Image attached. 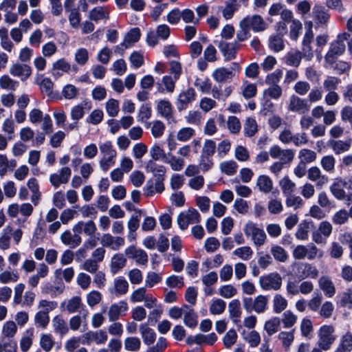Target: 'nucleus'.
<instances>
[{
	"mask_svg": "<svg viewBox=\"0 0 352 352\" xmlns=\"http://www.w3.org/2000/svg\"><path fill=\"white\" fill-rule=\"evenodd\" d=\"M170 34V29L166 24L159 25L155 31H151L146 36V42L149 46L154 47L158 43V38L163 41L168 39Z\"/></svg>",
	"mask_w": 352,
	"mask_h": 352,
	"instance_id": "39448f33",
	"label": "nucleus"
},
{
	"mask_svg": "<svg viewBox=\"0 0 352 352\" xmlns=\"http://www.w3.org/2000/svg\"><path fill=\"white\" fill-rule=\"evenodd\" d=\"M164 160V163L170 165L172 170L175 171H180L183 169L185 162L181 157H177L172 153L167 154V157Z\"/></svg>",
	"mask_w": 352,
	"mask_h": 352,
	"instance_id": "a19ab883",
	"label": "nucleus"
},
{
	"mask_svg": "<svg viewBox=\"0 0 352 352\" xmlns=\"http://www.w3.org/2000/svg\"><path fill=\"white\" fill-rule=\"evenodd\" d=\"M197 93L194 88L188 87L178 95L176 106L179 111H182L188 108V105L195 100Z\"/></svg>",
	"mask_w": 352,
	"mask_h": 352,
	"instance_id": "1a4fd4ad",
	"label": "nucleus"
},
{
	"mask_svg": "<svg viewBox=\"0 0 352 352\" xmlns=\"http://www.w3.org/2000/svg\"><path fill=\"white\" fill-rule=\"evenodd\" d=\"M319 272L317 268L308 263H299L296 265L295 274L300 280L307 278H316Z\"/></svg>",
	"mask_w": 352,
	"mask_h": 352,
	"instance_id": "9d476101",
	"label": "nucleus"
},
{
	"mask_svg": "<svg viewBox=\"0 0 352 352\" xmlns=\"http://www.w3.org/2000/svg\"><path fill=\"white\" fill-rule=\"evenodd\" d=\"M200 221L199 212L193 208H189L186 212L180 213L177 217V223L182 230H186L189 224L197 223Z\"/></svg>",
	"mask_w": 352,
	"mask_h": 352,
	"instance_id": "423d86ee",
	"label": "nucleus"
},
{
	"mask_svg": "<svg viewBox=\"0 0 352 352\" xmlns=\"http://www.w3.org/2000/svg\"><path fill=\"white\" fill-rule=\"evenodd\" d=\"M256 184L258 190L265 194L270 192L273 188V182L272 179L265 175H259L256 179Z\"/></svg>",
	"mask_w": 352,
	"mask_h": 352,
	"instance_id": "f704fd0d",
	"label": "nucleus"
},
{
	"mask_svg": "<svg viewBox=\"0 0 352 352\" xmlns=\"http://www.w3.org/2000/svg\"><path fill=\"white\" fill-rule=\"evenodd\" d=\"M72 230L78 235L84 233L87 236H91L95 234L97 228L96 223L91 220L87 222L80 221L74 226Z\"/></svg>",
	"mask_w": 352,
	"mask_h": 352,
	"instance_id": "412c9836",
	"label": "nucleus"
},
{
	"mask_svg": "<svg viewBox=\"0 0 352 352\" xmlns=\"http://www.w3.org/2000/svg\"><path fill=\"white\" fill-rule=\"evenodd\" d=\"M239 5L236 0H228L226 2L225 7L222 9V15L226 20L232 18L235 12L238 10Z\"/></svg>",
	"mask_w": 352,
	"mask_h": 352,
	"instance_id": "a18cd8bd",
	"label": "nucleus"
},
{
	"mask_svg": "<svg viewBox=\"0 0 352 352\" xmlns=\"http://www.w3.org/2000/svg\"><path fill=\"white\" fill-rule=\"evenodd\" d=\"M320 164L325 171L332 173L335 170L336 159L333 155H325L322 157Z\"/></svg>",
	"mask_w": 352,
	"mask_h": 352,
	"instance_id": "680f3d73",
	"label": "nucleus"
},
{
	"mask_svg": "<svg viewBox=\"0 0 352 352\" xmlns=\"http://www.w3.org/2000/svg\"><path fill=\"white\" fill-rule=\"evenodd\" d=\"M302 58H304V56L301 54L300 51L291 50L285 55L283 61L288 66L298 67L300 64Z\"/></svg>",
	"mask_w": 352,
	"mask_h": 352,
	"instance_id": "7c9ffc66",
	"label": "nucleus"
},
{
	"mask_svg": "<svg viewBox=\"0 0 352 352\" xmlns=\"http://www.w3.org/2000/svg\"><path fill=\"white\" fill-rule=\"evenodd\" d=\"M129 284L123 276H118L113 280V289L116 296H122L129 291Z\"/></svg>",
	"mask_w": 352,
	"mask_h": 352,
	"instance_id": "c9c22d12",
	"label": "nucleus"
},
{
	"mask_svg": "<svg viewBox=\"0 0 352 352\" xmlns=\"http://www.w3.org/2000/svg\"><path fill=\"white\" fill-rule=\"evenodd\" d=\"M336 302L338 307L352 309V289H347L339 293L336 296Z\"/></svg>",
	"mask_w": 352,
	"mask_h": 352,
	"instance_id": "a878e982",
	"label": "nucleus"
},
{
	"mask_svg": "<svg viewBox=\"0 0 352 352\" xmlns=\"http://www.w3.org/2000/svg\"><path fill=\"white\" fill-rule=\"evenodd\" d=\"M139 330L145 344L151 345L154 343L156 340V333L152 328L147 324L143 323L140 325Z\"/></svg>",
	"mask_w": 352,
	"mask_h": 352,
	"instance_id": "c756f323",
	"label": "nucleus"
},
{
	"mask_svg": "<svg viewBox=\"0 0 352 352\" xmlns=\"http://www.w3.org/2000/svg\"><path fill=\"white\" fill-rule=\"evenodd\" d=\"M310 109V104L306 99L301 98L296 95H292L289 98L288 110L299 114H305Z\"/></svg>",
	"mask_w": 352,
	"mask_h": 352,
	"instance_id": "9b49d317",
	"label": "nucleus"
},
{
	"mask_svg": "<svg viewBox=\"0 0 352 352\" xmlns=\"http://www.w3.org/2000/svg\"><path fill=\"white\" fill-rule=\"evenodd\" d=\"M243 231L248 237L251 238L254 245L256 247H261L265 244L267 235L265 231L258 228L254 223L252 221L247 223L244 226Z\"/></svg>",
	"mask_w": 352,
	"mask_h": 352,
	"instance_id": "7ed1b4c3",
	"label": "nucleus"
},
{
	"mask_svg": "<svg viewBox=\"0 0 352 352\" xmlns=\"http://www.w3.org/2000/svg\"><path fill=\"white\" fill-rule=\"evenodd\" d=\"M270 252L273 257L279 262L284 263L287 260L288 254L287 252L279 245H273Z\"/></svg>",
	"mask_w": 352,
	"mask_h": 352,
	"instance_id": "e2e57ef3",
	"label": "nucleus"
},
{
	"mask_svg": "<svg viewBox=\"0 0 352 352\" xmlns=\"http://www.w3.org/2000/svg\"><path fill=\"white\" fill-rule=\"evenodd\" d=\"M18 328L15 322L6 321L2 327V338L13 339L17 332Z\"/></svg>",
	"mask_w": 352,
	"mask_h": 352,
	"instance_id": "49530a36",
	"label": "nucleus"
},
{
	"mask_svg": "<svg viewBox=\"0 0 352 352\" xmlns=\"http://www.w3.org/2000/svg\"><path fill=\"white\" fill-rule=\"evenodd\" d=\"M282 282V277L278 272H272L261 276L258 280L261 288L265 291L280 289Z\"/></svg>",
	"mask_w": 352,
	"mask_h": 352,
	"instance_id": "20e7f679",
	"label": "nucleus"
},
{
	"mask_svg": "<svg viewBox=\"0 0 352 352\" xmlns=\"http://www.w3.org/2000/svg\"><path fill=\"white\" fill-rule=\"evenodd\" d=\"M53 336L50 333H42L40 337L39 344L45 352L50 351L54 346Z\"/></svg>",
	"mask_w": 352,
	"mask_h": 352,
	"instance_id": "5fc2aeb1",
	"label": "nucleus"
},
{
	"mask_svg": "<svg viewBox=\"0 0 352 352\" xmlns=\"http://www.w3.org/2000/svg\"><path fill=\"white\" fill-rule=\"evenodd\" d=\"M270 155L273 159H279V162L284 164H289L294 158V151L292 149H283L278 145L270 147Z\"/></svg>",
	"mask_w": 352,
	"mask_h": 352,
	"instance_id": "6e6552de",
	"label": "nucleus"
},
{
	"mask_svg": "<svg viewBox=\"0 0 352 352\" xmlns=\"http://www.w3.org/2000/svg\"><path fill=\"white\" fill-rule=\"evenodd\" d=\"M269 47L275 52L282 51L285 47L283 36L279 34L271 36L269 38Z\"/></svg>",
	"mask_w": 352,
	"mask_h": 352,
	"instance_id": "8fccbe9b",
	"label": "nucleus"
},
{
	"mask_svg": "<svg viewBox=\"0 0 352 352\" xmlns=\"http://www.w3.org/2000/svg\"><path fill=\"white\" fill-rule=\"evenodd\" d=\"M241 21L250 31L252 30L254 32H258L264 31L266 29L265 21L263 17L258 14L247 16L243 19Z\"/></svg>",
	"mask_w": 352,
	"mask_h": 352,
	"instance_id": "4468645a",
	"label": "nucleus"
},
{
	"mask_svg": "<svg viewBox=\"0 0 352 352\" xmlns=\"http://www.w3.org/2000/svg\"><path fill=\"white\" fill-rule=\"evenodd\" d=\"M124 349L129 351H138L141 347L140 339L138 337H128L124 342Z\"/></svg>",
	"mask_w": 352,
	"mask_h": 352,
	"instance_id": "6e6d98bb",
	"label": "nucleus"
},
{
	"mask_svg": "<svg viewBox=\"0 0 352 352\" xmlns=\"http://www.w3.org/2000/svg\"><path fill=\"white\" fill-rule=\"evenodd\" d=\"M212 76L217 82H225L231 80L234 74L228 68L219 67L212 72Z\"/></svg>",
	"mask_w": 352,
	"mask_h": 352,
	"instance_id": "72a5a7b5",
	"label": "nucleus"
},
{
	"mask_svg": "<svg viewBox=\"0 0 352 352\" xmlns=\"http://www.w3.org/2000/svg\"><path fill=\"white\" fill-rule=\"evenodd\" d=\"M60 241L64 245H68L71 248H75L82 243L81 236L76 233L73 235L69 230H66L62 233Z\"/></svg>",
	"mask_w": 352,
	"mask_h": 352,
	"instance_id": "cd10ccee",
	"label": "nucleus"
},
{
	"mask_svg": "<svg viewBox=\"0 0 352 352\" xmlns=\"http://www.w3.org/2000/svg\"><path fill=\"white\" fill-rule=\"evenodd\" d=\"M91 20L98 22L100 20L109 18V10L107 8L99 6L92 9L89 14Z\"/></svg>",
	"mask_w": 352,
	"mask_h": 352,
	"instance_id": "58836bf2",
	"label": "nucleus"
},
{
	"mask_svg": "<svg viewBox=\"0 0 352 352\" xmlns=\"http://www.w3.org/2000/svg\"><path fill=\"white\" fill-rule=\"evenodd\" d=\"M314 327L311 321L308 318H303L300 323V331L302 336L311 339L313 336Z\"/></svg>",
	"mask_w": 352,
	"mask_h": 352,
	"instance_id": "338daca9",
	"label": "nucleus"
},
{
	"mask_svg": "<svg viewBox=\"0 0 352 352\" xmlns=\"http://www.w3.org/2000/svg\"><path fill=\"white\" fill-rule=\"evenodd\" d=\"M279 184L285 196L292 195L296 189L295 183L293 182L288 176H285L282 178L280 180Z\"/></svg>",
	"mask_w": 352,
	"mask_h": 352,
	"instance_id": "3c124183",
	"label": "nucleus"
},
{
	"mask_svg": "<svg viewBox=\"0 0 352 352\" xmlns=\"http://www.w3.org/2000/svg\"><path fill=\"white\" fill-rule=\"evenodd\" d=\"M219 167L222 173L228 175H233L236 172L238 165L234 161L230 160L221 162Z\"/></svg>",
	"mask_w": 352,
	"mask_h": 352,
	"instance_id": "774afa93",
	"label": "nucleus"
},
{
	"mask_svg": "<svg viewBox=\"0 0 352 352\" xmlns=\"http://www.w3.org/2000/svg\"><path fill=\"white\" fill-rule=\"evenodd\" d=\"M127 259L125 254H123L122 253H116L113 254L110 262L111 273L113 275L118 274L124 267H125Z\"/></svg>",
	"mask_w": 352,
	"mask_h": 352,
	"instance_id": "4be33fe9",
	"label": "nucleus"
},
{
	"mask_svg": "<svg viewBox=\"0 0 352 352\" xmlns=\"http://www.w3.org/2000/svg\"><path fill=\"white\" fill-rule=\"evenodd\" d=\"M318 287L327 298H331L336 294V289L334 283L327 276H322L318 279Z\"/></svg>",
	"mask_w": 352,
	"mask_h": 352,
	"instance_id": "5701e85b",
	"label": "nucleus"
},
{
	"mask_svg": "<svg viewBox=\"0 0 352 352\" xmlns=\"http://www.w3.org/2000/svg\"><path fill=\"white\" fill-rule=\"evenodd\" d=\"M184 118L187 123L196 126L200 125L203 119L201 113L198 110L190 111Z\"/></svg>",
	"mask_w": 352,
	"mask_h": 352,
	"instance_id": "0e129e2a",
	"label": "nucleus"
},
{
	"mask_svg": "<svg viewBox=\"0 0 352 352\" xmlns=\"http://www.w3.org/2000/svg\"><path fill=\"white\" fill-rule=\"evenodd\" d=\"M17 343L13 339L1 338L0 352H17Z\"/></svg>",
	"mask_w": 352,
	"mask_h": 352,
	"instance_id": "4d7b16f0",
	"label": "nucleus"
},
{
	"mask_svg": "<svg viewBox=\"0 0 352 352\" xmlns=\"http://www.w3.org/2000/svg\"><path fill=\"white\" fill-rule=\"evenodd\" d=\"M221 52L227 60H230L236 58V52L240 49L241 45L236 41L228 43L224 41L219 42L214 41Z\"/></svg>",
	"mask_w": 352,
	"mask_h": 352,
	"instance_id": "ddd939ff",
	"label": "nucleus"
},
{
	"mask_svg": "<svg viewBox=\"0 0 352 352\" xmlns=\"http://www.w3.org/2000/svg\"><path fill=\"white\" fill-rule=\"evenodd\" d=\"M128 308V304L124 300H120L112 304L108 311L109 321L115 322L119 319L120 316L125 315Z\"/></svg>",
	"mask_w": 352,
	"mask_h": 352,
	"instance_id": "6ab92c4d",
	"label": "nucleus"
},
{
	"mask_svg": "<svg viewBox=\"0 0 352 352\" xmlns=\"http://www.w3.org/2000/svg\"><path fill=\"white\" fill-rule=\"evenodd\" d=\"M194 86L203 94H209L212 88V82L208 77L204 78H196Z\"/></svg>",
	"mask_w": 352,
	"mask_h": 352,
	"instance_id": "603ef678",
	"label": "nucleus"
},
{
	"mask_svg": "<svg viewBox=\"0 0 352 352\" xmlns=\"http://www.w3.org/2000/svg\"><path fill=\"white\" fill-rule=\"evenodd\" d=\"M335 329L332 325H323L318 330V346L324 351L329 350L335 342Z\"/></svg>",
	"mask_w": 352,
	"mask_h": 352,
	"instance_id": "f03ea898",
	"label": "nucleus"
},
{
	"mask_svg": "<svg viewBox=\"0 0 352 352\" xmlns=\"http://www.w3.org/2000/svg\"><path fill=\"white\" fill-rule=\"evenodd\" d=\"M350 34L343 32L338 35L336 40L330 44V49L335 51L336 53L342 55L346 49V40L349 39Z\"/></svg>",
	"mask_w": 352,
	"mask_h": 352,
	"instance_id": "c85d7f7f",
	"label": "nucleus"
},
{
	"mask_svg": "<svg viewBox=\"0 0 352 352\" xmlns=\"http://www.w3.org/2000/svg\"><path fill=\"white\" fill-rule=\"evenodd\" d=\"M34 337V329L33 327L28 328L24 331L20 340V347L23 352H26L31 348Z\"/></svg>",
	"mask_w": 352,
	"mask_h": 352,
	"instance_id": "473e14b6",
	"label": "nucleus"
},
{
	"mask_svg": "<svg viewBox=\"0 0 352 352\" xmlns=\"http://www.w3.org/2000/svg\"><path fill=\"white\" fill-rule=\"evenodd\" d=\"M352 350V333L347 331L341 338L335 352H350Z\"/></svg>",
	"mask_w": 352,
	"mask_h": 352,
	"instance_id": "4c0bfd02",
	"label": "nucleus"
},
{
	"mask_svg": "<svg viewBox=\"0 0 352 352\" xmlns=\"http://www.w3.org/2000/svg\"><path fill=\"white\" fill-rule=\"evenodd\" d=\"M164 178L165 176L155 174L152 179L147 181L146 184L144 188V195L148 197L153 195L155 193H161L164 191Z\"/></svg>",
	"mask_w": 352,
	"mask_h": 352,
	"instance_id": "0eeeda50",
	"label": "nucleus"
},
{
	"mask_svg": "<svg viewBox=\"0 0 352 352\" xmlns=\"http://www.w3.org/2000/svg\"><path fill=\"white\" fill-rule=\"evenodd\" d=\"M305 247V258L308 260H314L316 258H321L324 256V252L318 248L313 243H309Z\"/></svg>",
	"mask_w": 352,
	"mask_h": 352,
	"instance_id": "37998d69",
	"label": "nucleus"
},
{
	"mask_svg": "<svg viewBox=\"0 0 352 352\" xmlns=\"http://www.w3.org/2000/svg\"><path fill=\"white\" fill-rule=\"evenodd\" d=\"M140 35L139 28H133L126 34L123 41L130 47L133 44L139 41Z\"/></svg>",
	"mask_w": 352,
	"mask_h": 352,
	"instance_id": "052dcab7",
	"label": "nucleus"
},
{
	"mask_svg": "<svg viewBox=\"0 0 352 352\" xmlns=\"http://www.w3.org/2000/svg\"><path fill=\"white\" fill-rule=\"evenodd\" d=\"M307 178L310 181L316 182L318 189L322 188L329 182V177L326 175L322 174L320 169L317 166H312L307 170Z\"/></svg>",
	"mask_w": 352,
	"mask_h": 352,
	"instance_id": "a211bd4d",
	"label": "nucleus"
},
{
	"mask_svg": "<svg viewBox=\"0 0 352 352\" xmlns=\"http://www.w3.org/2000/svg\"><path fill=\"white\" fill-rule=\"evenodd\" d=\"M124 254L129 258L134 259L137 264L145 265L148 257L146 252L142 249H138L134 245H130L124 250Z\"/></svg>",
	"mask_w": 352,
	"mask_h": 352,
	"instance_id": "2eb2a0df",
	"label": "nucleus"
},
{
	"mask_svg": "<svg viewBox=\"0 0 352 352\" xmlns=\"http://www.w3.org/2000/svg\"><path fill=\"white\" fill-rule=\"evenodd\" d=\"M156 109L157 113L164 118L170 121L173 120V107L168 100H160L157 103Z\"/></svg>",
	"mask_w": 352,
	"mask_h": 352,
	"instance_id": "b1692460",
	"label": "nucleus"
},
{
	"mask_svg": "<svg viewBox=\"0 0 352 352\" xmlns=\"http://www.w3.org/2000/svg\"><path fill=\"white\" fill-rule=\"evenodd\" d=\"M184 323L190 328H195L198 324L197 314L190 306L184 305Z\"/></svg>",
	"mask_w": 352,
	"mask_h": 352,
	"instance_id": "2f4dec72",
	"label": "nucleus"
},
{
	"mask_svg": "<svg viewBox=\"0 0 352 352\" xmlns=\"http://www.w3.org/2000/svg\"><path fill=\"white\" fill-rule=\"evenodd\" d=\"M313 39L314 33L311 25L304 35L302 42V51H300L301 54L304 56V59L308 61L311 60L314 57V52L311 46Z\"/></svg>",
	"mask_w": 352,
	"mask_h": 352,
	"instance_id": "f3484780",
	"label": "nucleus"
},
{
	"mask_svg": "<svg viewBox=\"0 0 352 352\" xmlns=\"http://www.w3.org/2000/svg\"><path fill=\"white\" fill-rule=\"evenodd\" d=\"M346 186V182L342 177L336 178L329 186V190L333 196L338 200L343 197L346 191L344 187Z\"/></svg>",
	"mask_w": 352,
	"mask_h": 352,
	"instance_id": "bb28decb",
	"label": "nucleus"
},
{
	"mask_svg": "<svg viewBox=\"0 0 352 352\" xmlns=\"http://www.w3.org/2000/svg\"><path fill=\"white\" fill-rule=\"evenodd\" d=\"M34 321L36 327L45 329L50 323V316L46 311H38L34 315Z\"/></svg>",
	"mask_w": 352,
	"mask_h": 352,
	"instance_id": "de8ad7c7",
	"label": "nucleus"
},
{
	"mask_svg": "<svg viewBox=\"0 0 352 352\" xmlns=\"http://www.w3.org/2000/svg\"><path fill=\"white\" fill-rule=\"evenodd\" d=\"M52 326L54 332L61 336L65 335L69 331L66 322L60 316H56L53 318Z\"/></svg>",
	"mask_w": 352,
	"mask_h": 352,
	"instance_id": "c03bdc74",
	"label": "nucleus"
},
{
	"mask_svg": "<svg viewBox=\"0 0 352 352\" xmlns=\"http://www.w3.org/2000/svg\"><path fill=\"white\" fill-rule=\"evenodd\" d=\"M230 317L234 323L239 322L241 315V303L238 299L232 300L228 305Z\"/></svg>",
	"mask_w": 352,
	"mask_h": 352,
	"instance_id": "ea45409f",
	"label": "nucleus"
},
{
	"mask_svg": "<svg viewBox=\"0 0 352 352\" xmlns=\"http://www.w3.org/2000/svg\"><path fill=\"white\" fill-rule=\"evenodd\" d=\"M85 338L88 342H94L98 344H104L107 340L108 336L102 330L97 331H89L85 334Z\"/></svg>",
	"mask_w": 352,
	"mask_h": 352,
	"instance_id": "e433bc0d",
	"label": "nucleus"
},
{
	"mask_svg": "<svg viewBox=\"0 0 352 352\" xmlns=\"http://www.w3.org/2000/svg\"><path fill=\"white\" fill-rule=\"evenodd\" d=\"M232 254L243 261H248L253 255V250L249 246H243L236 248Z\"/></svg>",
	"mask_w": 352,
	"mask_h": 352,
	"instance_id": "69168bd1",
	"label": "nucleus"
},
{
	"mask_svg": "<svg viewBox=\"0 0 352 352\" xmlns=\"http://www.w3.org/2000/svg\"><path fill=\"white\" fill-rule=\"evenodd\" d=\"M352 144L351 139L343 140H330L328 141V146L332 149L336 155H340L341 153L347 152Z\"/></svg>",
	"mask_w": 352,
	"mask_h": 352,
	"instance_id": "393cba45",
	"label": "nucleus"
},
{
	"mask_svg": "<svg viewBox=\"0 0 352 352\" xmlns=\"http://www.w3.org/2000/svg\"><path fill=\"white\" fill-rule=\"evenodd\" d=\"M318 204L322 208L331 210L336 207L334 201L331 200L327 194L322 191L318 194Z\"/></svg>",
	"mask_w": 352,
	"mask_h": 352,
	"instance_id": "bf43d9fd",
	"label": "nucleus"
},
{
	"mask_svg": "<svg viewBox=\"0 0 352 352\" xmlns=\"http://www.w3.org/2000/svg\"><path fill=\"white\" fill-rule=\"evenodd\" d=\"M10 74L20 78L22 81L26 80L32 74V68L26 64L15 63L10 68Z\"/></svg>",
	"mask_w": 352,
	"mask_h": 352,
	"instance_id": "aec40b11",
	"label": "nucleus"
},
{
	"mask_svg": "<svg viewBox=\"0 0 352 352\" xmlns=\"http://www.w3.org/2000/svg\"><path fill=\"white\" fill-rule=\"evenodd\" d=\"M72 175V170L68 166L61 168L58 173L50 175V182L55 188H58L61 184H67Z\"/></svg>",
	"mask_w": 352,
	"mask_h": 352,
	"instance_id": "f8f14e48",
	"label": "nucleus"
},
{
	"mask_svg": "<svg viewBox=\"0 0 352 352\" xmlns=\"http://www.w3.org/2000/svg\"><path fill=\"white\" fill-rule=\"evenodd\" d=\"M155 160H150L146 165V170L148 173H153L156 175H161L162 176H165V173L166 171V168L164 166L158 164L155 162Z\"/></svg>",
	"mask_w": 352,
	"mask_h": 352,
	"instance_id": "864d4df0",
	"label": "nucleus"
},
{
	"mask_svg": "<svg viewBox=\"0 0 352 352\" xmlns=\"http://www.w3.org/2000/svg\"><path fill=\"white\" fill-rule=\"evenodd\" d=\"M280 324V318L278 317H274L265 322L264 329L269 336H272L278 331Z\"/></svg>",
	"mask_w": 352,
	"mask_h": 352,
	"instance_id": "13d9d810",
	"label": "nucleus"
},
{
	"mask_svg": "<svg viewBox=\"0 0 352 352\" xmlns=\"http://www.w3.org/2000/svg\"><path fill=\"white\" fill-rule=\"evenodd\" d=\"M287 300L280 294H276L272 300L273 311L276 314H280L287 307Z\"/></svg>",
	"mask_w": 352,
	"mask_h": 352,
	"instance_id": "79ce46f5",
	"label": "nucleus"
},
{
	"mask_svg": "<svg viewBox=\"0 0 352 352\" xmlns=\"http://www.w3.org/2000/svg\"><path fill=\"white\" fill-rule=\"evenodd\" d=\"M100 243L103 248H109L116 251L124 245L125 241L123 237L113 236L109 233H105L101 237Z\"/></svg>",
	"mask_w": 352,
	"mask_h": 352,
	"instance_id": "dca6fc26",
	"label": "nucleus"
},
{
	"mask_svg": "<svg viewBox=\"0 0 352 352\" xmlns=\"http://www.w3.org/2000/svg\"><path fill=\"white\" fill-rule=\"evenodd\" d=\"M99 148L100 153L102 154V157L99 162L100 167L102 170L106 172L116 163L117 152L113 148V144L111 141H107L101 144Z\"/></svg>",
	"mask_w": 352,
	"mask_h": 352,
	"instance_id": "f257e3e1",
	"label": "nucleus"
},
{
	"mask_svg": "<svg viewBox=\"0 0 352 352\" xmlns=\"http://www.w3.org/2000/svg\"><path fill=\"white\" fill-rule=\"evenodd\" d=\"M19 279V274L16 271L4 270L0 273V283L6 285L16 283Z\"/></svg>",
	"mask_w": 352,
	"mask_h": 352,
	"instance_id": "09e8293b",
	"label": "nucleus"
}]
</instances>
